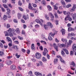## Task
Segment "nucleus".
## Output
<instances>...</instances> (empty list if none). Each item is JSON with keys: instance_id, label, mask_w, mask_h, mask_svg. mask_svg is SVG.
<instances>
[{"instance_id": "1", "label": "nucleus", "mask_w": 76, "mask_h": 76, "mask_svg": "<svg viewBox=\"0 0 76 76\" xmlns=\"http://www.w3.org/2000/svg\"><path fill=\"white\" fill-rule=\"evenodd\" d=\"M12 28H9L8 31H7L4 32V34H5V36L6 37H7V36H10V37H13V34L12 33Z\"/></svg>"}, {"instance_id": "2", "label": "nucleus", "mask_w": 76, "mask_h": 76, "mask_svg": "<svg viewBox=\"0 0 76 76\" xmlns=\"http://www.w3.org/2000/svg\"><path fill=\"white\" fill-rule=\"evenodd\" d=\"M48 26H50L51 28H53V24L50 22H48V26L47 25H44V28L46 30H48Z\"/></svg>"}, {"instance_id": "3", "label": "nucleus", "mask_w": 76, "mask_h": 76, "mask_svg": "<svg viewBox=\"0 0 76 76\" xmlns=\"http://www.w3.org/2000/svg\"><path fill=\"white\" fill-rule=\"evenodd\" d=\"M35 56L36 58L39 59L41 57V55L38 53H37L35 54Z\"/></svg>"}, {"instance_id": "4", "label": "nucleus", "mask_w": 76, "mask_h": 76, "mask_svg": "<svg viewBox=\"0 0 76 76\" xmlns=\"http://www.w3.org/2000/svg\"><path fill=\"white\" fill-rule=\"evenodd\" d=\"M49 15L51 18L50 20L51 21H52V22H54V19H53L54 18V15H53V14H52V13L51 12H49Z\"/></svg>"}, {"instance_id": "5", "label": "nucleus", "mask_w": 76, "mask_h": 76, "mask_svg": "<svg viewBox=\"0 0 76 76\" xmlns=\"http://www.w3.org/2000/svg\"><path fill=\"white\" fill-rule=\"evenodd\" d=\"M72 50L75 53V55L76 56V45L75 44H74L72 46Z\"/></svg>"}, {"instance_id": "6", "label": "nucleus", "mask_w": 76, "mask_h": 76, "mask_svg": "<svg viewBox=\"0 0 76 76\" xmlns=\"http://www.w3.org/2000/svg\"><path fill=\"white\" fill-rule=\"evenodd\" d=\"M48 50L46 48L44 49V51L43 52V54L44 56H45L47 55V54L48 53Z\"/></svg>"}, {"instance_id": "7", "label": "nucleus", "mask_w": 76, "mask_h": 76, "mask_svg": "<svg viewBox=\"0 0 76 76\" xmlns=\"http://www.w3.org/2000/svg\"><path fill=\"white\" fill-rule=\"evenodd\" d=\"M34 74L37 76H42V75L41 73L39 72H35Z\"/></svg>"}, {"instance_id": "8", "label": "nucleus", "mask_w": 76, "mask_h": 76, "mask_svg": "<svg viewBox=\"0 0 76 76\" xmlns=\"http://www.w3.org/2000/svg\"><path fill=\"white\" fill-rule=\"evenodd\" d=\"M61 41L63 42H65V44H68L67 39L62 38L61 39Z\"/></svg>"}, {"instance_id": "9", "label": "nucleus", "mask_w": 76, "mask_h": 76, "mask_svg": "<svg viewBox=\"0 0 76 76\" xmlns=\"http://www.w3.org/2000/svg\"><path fill=\"white\" fill-rule=\"evenodd\" d=\"M58 47H60V48H62V47H66V45L65 44H59L58 45Z\"/></svg>"}, {"instance_id": "10", "label": "nucleus", "mask_w": 76, "mask_h": 76, "mask_svg": "<svg viewBox=\"0 0 76 76\" xmlns=\"http://www.w3.org/2000/svg\"><path fill=\"white\" fill-rule=\"evenodd\" d=\"M61 32L62 33V35H65V30L64 29H62L61 30Z\"/></svg>"}, {"instance_id": "11", "label": "nucleus", "mask_w": 76, "mask_h": 76, "mask_svg": "<svg viewBox=\"0 0 76 76\" xmlns=\"http://www.w3.org/2000/svg\"><path fill=\"white\" fill-rule=\"evenodd\" d=\"M35 21L37 23H39L41 26H42V23L41 22H40L39 20L38 19H36L35 20Z\"/></svg>"}, {"instance_id": "12", "label": "nucleus", "mask_w": 76, "mask_h": 76, "mask_svg": "<svg viewBox=\"0 0 76 76\" xmlns=\"http://www.w3.org/2000/svg\"><path fill=\"white\" fill-rule=\"evenodd\" d=\"M68 35L69 37H75V34L73 33H69L68 34Z\"/></svg>"}, {"instance_id": "13", "label": "nucleus", "mask_w": 76, "mask_h": 76, "mask_svg": "<svg viewBox=\"0 0 76 76\" xmlns=\"http://www.w3.org/2000/svg\"><path fill=\"white\" fill-rule=\"evenodd\" d=\"M53 46L54 48H55V49L56 50L58 51V46H57L56 45V44H55V43H54L53 44Z\"/></svg>"}, {"instance_id": "14", "label": "nucleus", "mask_w": 76, "mask_h": 76, "mask_svg": "<svg viewBox=\"0 0 76 76\" xmlns=\"http://www.w3.org/2000/svg\"><path fill=\"white\" fill-rule=\"evenodd\" d=\"M23 18L25 20H26V19H27V18H28V19H29L28 15H27L26 16L25 15H23Z\"/></svg>"}, {"instance_id": "15", "label": "nucleus", "mask_w": 76, "mask_h": 76, "mask_svg": "<svg viewBox=\"0 0 76 76\" xmlns=\"http://www.w3.org/2000/svg\"><path fill=\"white\" fill-rule=\"evenodd\" d=\"M7 64L8 65H11V64H12V61L9 60L8 61H7L6 62Z\"/></svg>"}, {"instance_id": "16", "label": "nucleus", "mask_w": 76, "mask_h": 76, "mask_svg": "<svg viewBox=\"0 0 76 76\" xmlns=\"http://www.w3.org/2000/svg\"><path fill=\"white\" fill-rule=\"evenodd\" d=\"M63 50L64 51H65L66 54H69V51H68V50H67V49L66 48L63 49Z\"/></svg>"}, {"instance_id": "17", "label": "nucleus", "mask_w": 76, "mask_h": 76, "mask_svg": "<svg viewBox=\"0 0 76 76\" xmlns=\"http://www.w3.org/2000/svg\"><path fill=\"white\" fill-rule=\"evenodd\" d=\"M68 32H70V31H74V28H72L71 27H70L68 28Z\"/></svg>"}, {"instance_id": "18", "label": "nucleus", "mask_w": 76, "mask_h": 76, "mask_svg": "<svg viewBox=\"0 0 76 76\" xmlns=\"http://www.w3.org/2000/svg\"><path fill=\"white\" fill-rule=\"evenodd\" d=\"M63 13H64V15H68V14H69V15L70 14V12H66V11H63Z\"/></svg>"}, {"instance_id": "19", "label": "nucleus", "mask_w": 76, "mask_h": 76, "mask_svg": "<svg viewBox=\"0 0 76 76\" xmlns=\"http://www.w3.org/2000/svg\"><path fill=\"white\" fill-rule=\"evenodd\" d=\"M7 41H8V42H12V39H10V37H7Z\"/></svg>"}, {"instance_id": "20", "label": "nucleus", "mask_w": 76, "mask_h": 76, "mask_svg": "<svg viewBox=\"0 0 76 76\" xmlns=\"http://www.w3.org/2000/svg\"><path fill=\"white\" fill-rule=\"evenodd\" d=\"M48 7V9L49 10V11H51V10H52V8H51V7L49 5H48L47 7Z\"/></svg>"}, {"instance_id": "21", "label": "nucleus", "mask_w": 76, "mask_h": 76, "mask_svg": "<svg viewBox=\"0 0 76 76\" xmlns=\"http://www.w3.org/2000/svg\"><path fill=\"white\" fill-rule=\"evenodd\" d=\"M12 48H13V49H15L17 51L18 50V46H13Z\"/></svg>"}, {"instance_id": "22", "label": "nucleus", "mask_w": 76, "mask_h": 76, "mask_svg": "<svg viewBox=\"0 0 76 76\" xmlns=\"http://www.w3.org/2000/svg\"><path fill=\"white\" fill-rule=\"evenodd\" d=\"M7 76H13V73L12 72H10L8 73Z\"/></svg>"}, {"instance_id": "23", "label": "nucleus", "mask_w": 76, "mask_h": 76, "mask_svg": "<svg viewBox=\"0 0 76 76\" xmlns=\"http://www.w3.org/2000/svg\"><path fill=\"white\" fill-rule=\"evenodd\" d=\"M31 48L33 50H35V47L34 46V44H32Z\"/></svg>"}, {"instance_id": "24", "label": "nucleus", "mask_w": 76, "mask_h": 76, "mask_svg": "<svg viewBox=\"0 0 76 76\" xmlns=\"http://www.w3.org/2000/svg\"><path fill=\"white\" fill-rule=\"evenodd\" d=\"M22 16V15L20 14V13H18V17L19 19H20V17Z\"/></svg>"}, {"instance_id": "25", "label": "nucleus", "mask_w": 76, "mask_h": 76, "mask_svg": "<svg viewBox=\"0 0 76 76\" xmlns=\"http://www.w3.org/2000/svg\"><path fill=\"white\" fill-rule=\"evenodd\" d=\"M70 65H71V66H76V64H75V63L73 61L71 63V64H70Z\"/></svg>"}, {"instance_id": "26", "label": "nucleus", "mask_w": 76, "mask_h": 76, "mask_svg": "<svg viewBox=\"0 0 76 76\" xmlns=\"http://www.w3.org/2000/svg\"><path fill=\"white\" fill-rule=\"evenodd\" d=\"M4 55V53L3 52H2L1 51H0V56H3Z\"/></svg>"}, {"instance_id": "27", "label": "nucleus", "mask_w": 76, "mask_h": 76, "mask_svg": "<svg viewBox=\"0 0 76 76\" xmlns=\"http://www.w3.org/2000/svg\"><path fill=\"white\" fill-rule=\"evenodd\" d=\"M60 61H61V62H62V63H64V64H65V63H66V62L63 59L61 58H60Z\"/></svg>"}, {"instance_id": "28", "label": "nucleus", "mask_w": 76, "mask_h": 76, "mask_svg": "<svg viewBox=\"0 0 76 76\" xmlns=\"http://www.w3.org/2000/svg\"><path fill=\"white\" fill-rule=\"evenodd\" d=\"M41 37L43 39H45V40L47 41V39H46L45 37H44V34H42Z\"/></svg>"}, {"instance_id": "29", "label": "nucleus", "mask_w": 76, "mask_h": 76, "mask_svg": "<svg viewBox=\"0 0 76 76\" xmlns=\"http://www.w3.org/2000/svg\"><path fill=\"white\" fill-rule=\"evenodd\" d=\"M15 31L17 34H19V33H20V31L19 30V28H17L15 30Z\"/></svg>"}, {"instance_id": "30", "label": "nucleus", "mask_w": 76, "mask_h": 76, "mask_svg": "<svg viewBox=\"0 0 76 76\" xmlns=\"http://www.w3.org/2000/svg\"><path fill=\"white\" fill-rule=\"evenodd\" d=\"M51 35L52 37H54L55 35V34L52 33V32H51L49 34V36H50Z\"/></svg>"}, {"instance_id": "31", "label": "nucleus", "mask_w": 76, "mask_h": 76, "mask_svg": "<svg viewBox=\"0 0 76 76\" xmlns=\"http://www.w3.org/2000/svg\"><path fill=\"white\" fill-rule=\"evenodd\" d=\"M58 62V59L57 58H56L54 60V64H56Z\"/></svg>"}, {"instance_id": "32", "label": "nucleus", "mask_w": 76, "mask_h": 76, "mask_svg": "<svg viewBox=\"0 0 76 76\" xmlns=\"http://www.w3.org/2000/svg\"><path fill=\"white\" fill-rule=\"evenodd\" d=\"M8 45L10 47H11L12 46V42H10L8 44Z\"/></svg>"}, {"instance_id": "33", "label": "nucleus", "mask_w": 76, "mask_h": 76, "mask_svg": "<svg viewBox=\"0 0 76 76\" xmlns=\"http://www.w3.org/2000/svg\"><path fill=\"white\" fill-rule=\"evenodd\" d=\"M42 61H44V62L47 61V59H46L45 58L43 57L42 58Z\"/></svg>"}, {"instance_id": "34", "label": "nucleus", "mask_w": 76, "mask_h": 76, "mask_svg": "<svg viewBox=\"0 0 76 76\" xmlns=\"http://www.w3.org/2000/svg\"><path fill=\"white\" fill-rule=\"evenodd\" d=\"M72 17H73V20H75V19H76V14H74Z\"/></svg>"}, {"instance_id": "35", "label": "nucleus", "mask_w": 76, "mask_h": 76, "mask_svg": "<svg viewBox=\"0 0 76 76\" xmlns=\"http://www.w3.org/2000/svg\"><path fill=\"white\" fill-rule=\"evenodd\" d=\"M7 18V16L6 15H4L3 16V19L4 20H6Z\"/></svg>"}, {"instance_id": "36", "label": "nucleus", "mask_w": 76, "mask_h": 76, "mask_svg": "<svg viewBox=\"0 0 76 76\" xmlns=\"http://www.w3.org/2000/svg\"><path fill=\"white\" fill-rule=\"evenodd\" d=\"M61 3L63 5H66V3H65V2H64V1L62 0L61 1Z\"/></svg>"}, {"instance_id": "37", "label": "nucleus", "mask_w": 76, "mask_h": 76, "mask_svg": "<svg viewBox=\"0 0 76 76\" xmlns=\"http://www.w3.org/2000/svg\"><path fill=\"white\" fill-rule=\"evenodd\" d=\"M53 7L55 10H57V9H58V7L56 6V4H55V5H53Z\"/></svg>"}, {"instance_id": "38", "label": "nucleus", "mask_w": 76, "mask_h": 76, "mask_svg": "<svg viewBox=\"0 0 76 76\" xmlns=\"http://www.w3.org/2000/svg\"><path fill=\"white\" fill-rule=\"evenodd\" d=\"M61 53L63 57H64V55H65V53H64V51H63V50H62Z\"/></svg>"}, {"instance_id": "39", "label": "nucleus", "mask_w": 76, "mask_h": 76, "mask_svg": "<svg viewBox=\"0 0 76 76\" xmlns=\"http://www.w3.org/2000/svg\"><path fill=\"white\" fill-rule=\"evenodd\" d=\"M18 4L20 6H22V3H21V1H20V0H19L18 2Z\"/></svg>"}, {"instance_id": "40", "label": "nucleus", "mask_w": 76, "mask_h": 76, "mask_svg": "<svg viewBox=\"0 0 76 76\" xmlns=\"http://www.w3.org/2000/svg\"><path fill=\"white\" fill-rule=\"evenodd\" d=\"M48 39H49V40H51L52 39H53V38L51 37L50 36H49L48 37Z\"/></svg>"}, {"instance_id": "41", "label": "nucleus", "mask_w": 76, "mask_h": 76, "mask_svg": "<svg viewBox=\"0 0 76 76\" xmlns=\"http://www.w3.org/2000/svg\"><path fill=\"white\" fill-rule=\"evenodd\" d=\"M1 10L2 12H5V10H4V8L3 7H1Z\"/></svg>"}, {"instance_id": "42", "label": "nucleus", "mask_w": 76, "mask_h": 76, "mask_svg": "<svg viewBox=\"0 0 76 76\" xmlns=\"http://www.w3.org/2000/svg\"><path fill=\"white\" fill-rule=\"evenodd\" d=\"M7 12H9V13L7 12V14H9V13H10V12L11 10L9 8H7Z\"/></svg>"}, {"instance_id": "43", "label": "nucleus", "mask_w": 76, "mask_h": 76, "mask_svg": "<svg viewBox=\"0 0 76 76\" xmlns=\"http://www.w3.org/2000/svg\"><path fill=\"white\" fill-rule=\"evenodd\" d=\"M41 43H42V42H43V44H45V45H46L47 44V43L45 41H41Z\"/></svg>"}, {"instance_id": "44", "label": "nucleus", "mask_w": 76, "mask_h": 76, "mask_svg": "<svg viewBox=\"0 0 76 76\" xmlns=\"http://www.w3.org/2000/svg\"><path fill=\"white\" fill-rule=\"evenodd\" d=\"M28 75H32V72L31 71H30L28 73Z\"/></svg>"}, {"instance_id": "45", "label": "nucleus", "mask_w": 76, "mask_h": 76, "mask_svg": "<svg viewBox=\"0 0 76 76\" xmlns=\"http://www.w3.org/2000/svg\"><path fill=\"white\" fill-rule=\"evenodd\" d=\"M32 6H31V4L29 3V5H28V8L29 9H31L32 8Z\"/></svg>"}, {"instance_id": "46", "label": "nucleus", "mask_w": 76, "mask_h": 76, "mask_svg": "<svg viewBox=\"0 0 76 76\" xmlns=\"http://www.w3.org/2000/svg\"><path fill=\"white\" fill-rule=\"evenodd\" d=\"M45 18L47 20H49V17L48 16V15H45Z\"/></svg>"}, {"instance_id": "47", "label": "nucleus", "mask_w": 76, "mask_h": 76, "mask_svg": "<svg viewBox=\"0 0 76 76\" xmlns=\"http://www.w3.org/2000/svg\"><path fill=\"white\" fill-rule=\"evenodd\" d=\"M3 6L4 7V8H7V5L3 4Z\"/></svg>"}, {"instance_id": "48", "label": "nucleus", "mask_w": 76, "mask_h": 76, "mask_svg": "<svg viewBox=\"0 0 76 76\" xmlns=\"http://www.w3.org/2000/svg\"><path fill=\"white\" fill-rule=\"evenodd\" d=\"M71 6H72V5L71 4H68L66 6V7L69 8V7H71Z\"/></svg>"}, {"instance_id": "49", "label": "nucleus", "mask_w": 76, "mask_h": 76, "mask_svg": "<svg viewBox=\"0 0 76 76\" xmlns=\"http://www.w3.org/2000/svg\"><path fill=\"white\" fill-rule=\"evenodd\" d=\"M69 44H72V41L70 40H69Z\"/></svg>"}, {"instance_id": "50", "label": "nucleus", "mask_w": 76, "mask_h": 76, "mask_svg": "<svg viewBox=\"0 0 76 76\" xmlns=\"http://www.w3.org/2000/svg\"><path fill=\"white\" fill-rule=\"evenodd\" d=\"M7 1V0H2V2L3 3H6Z\"/></svg>"}, {"instance_id": "51", "label": "nucleus", "mask_w": 76, "mask_h": 76, "mask_svg": "<svg viewBox=\"0 0 76 76\" xmlns=\"http://www.w3.org/2000/svg\"><path fill=\"white\" fill-rule=\"evenodd\" d=\"M42 4H45V1L44 0L42 1Z\"/></svg>"}, {"instance_id": "52", "label": "nucleus", "mask_w": 76, "mask_h": 76, "mask_svg": "<svg viewBox=\"0 0 76 76\" xmlns=\"http://www.w3.org/2000/svg\"><path fill=\"white\" fill-rule=\"evenodd\" d=\"M0 47H1V48H3V44L1 43H0Z\"/></svg>"}, {"instance_id": "53", "label": "nucleus", "mask_w": 76, "mask_h": 76, "mask_svg": "<svg viewBox=\"0 0 76 76\" xmlns=\"http://www.w3.org/2000/svg\"><path fill=\"white\" fill-rule=\"evenodd\" d=\"M35 27L36 28H38L39 27V26L38 24H36L35 25Z\"/></svg>"}, {"instance_id": "54", "label": "nucleus", "mask_w": 76, "mask_h": 76, "mask_svg": "<svg viewBox=\"0 0 76 76\" xmlns=\"http://www.w3.org/2000/svg\"><path fill=\"white\" fill-rule=\"evenodd\" d=\"M18 38L20 40H22L23 39V37H22L20 36H18Z\"/></svg>"}, {"instance_id": "55", "label": "nucleus", "mask_w": 76, "mask_h": 76, "mask_svg": "<svg viewBox=\"0 0 76 76\" xmlns=\"http://www.w3.org/2000/svg\"><path fill=\"white\" fill-rule=\"evenodd\" d=\"M75 8H72L71 10V12H74V11H75Z\"/></svg>"}, {"instance_id": "56", "label": "nucleus", "mask_w": 76, "mask_h": 76, "mask_svg": "<svg viewBox=\"0 0 76 76\" xmlns=\"http://www.w3.org/2000/svg\"><path fill=\"white\" fill-rule=\"evenodd\" d=\"M30 16L31 17H34V14L32 13H30Z\"/></svg>"}, {"instance_id": "57", "label": "nucleus", "mask_w": 76, "mask_h": 76, "mask_svg": "<svg viewBox=\"0 0 76 76\" xmlns=\"http://www.w3.org/2000/svg\"><path fill=\"white\" fill-rule=\"evenodd\" d=\"M10 69L12 70H15V67H10Z\"/></svg>"}, {"instance_id": "58", "label": "nucleus", "mask_w": 76, "mask_h": 76, "mask_svg": "<svg viewBox=\"0 0 76 76\" xmlns=\"http://www.w3.org/2000/svg\"><path fill=\"white\" fill-rule=\"evenodd\" d=\"M70 56H73V53L72 51H71L70 52Z\"/></svg>"}, {"instance_id": "59", "label": "nucleus", "mask_w": 76, "mask_h": 76, "mask_svg": "<svg viewBox=\"0 0 76 76\" xmlns=\"http://www.w3.org/2000/svg\"><path fill=\"white\" fill-rule=\"evenodd\" d=\"M56 74V71H54L53 72V76H54Z\"/></svg>"}, {"instance_id": "60", "label": "nucleus", "mask_w": 76, "mask_h": 76, "mask_svg": "<svg viewBox=\"0 0 76 76\" xmlns=\"http://www.w3.org/2000/svg\"><path fill=\"white\" fill-rule=\"evenodd\" d=\"M14 42L15 44H19V42L17 40H15L14 41Z\"/></svg>"}, {"instance_id": "61", "label": "nucleus", "mask_w": 76, "mask_h": 76, "mask_svg": "<svg viewBox=\"0 0 76 76\" xmlns=\"http://www.w3.org/2000/svg\"><path fill=\"white\" fill-rule=\"evenodd\" d=\"M57 13L58 14H61V13H62V12H60L59 10H58Z\"/></svg>"}, {"instance_id": "62", "label": "nucleus", "mask_w": 76, "mask_h": 76, "mask_svg": "<svg viewBox=\"0 0 76 76\" xmlns=\"http://www.w3.org/2000/svg\"><path fill=\"white\" fill-rule=\"evenodd\" d=\"M72 26V24H70V23H69L67 24V26L68 27H69Z\"/></svg>"}, {"instance_id": "63", "label": "nucleus", "mask_w": 76, "mask_h": 76, "mask_svg": "<svg viewBox=\"0 0 76 76\" xmlns=\"http://www.w3.org/2000/svg\"><path fill=\"white\" fill-rule=\"evenodd\" d=\"M76 5L75 4L73 5V6L72 8H73L74 9H76Z\"/></svg>"}, {"instance_id": "64", "label": "nucleus", "mask_w": 76, "mask_h": 76, "mask_svg": "<svg viewBox=\"0 0 76 76\" xmlns=\"http://www.w3.org/2000/svg\"><path fill=\"white\" fill-rule=\"evenodd\" d=\"M56 25H58V20H56Z\"/></svg>"}]
</instances>
